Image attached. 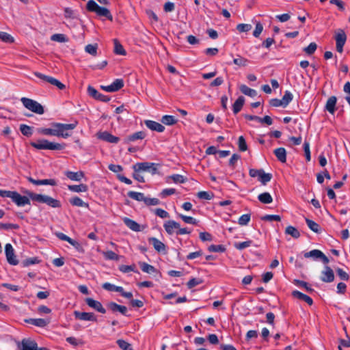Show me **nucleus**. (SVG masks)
Listing matches in <instances>:
<instances>
[{
	"mask_svg": "<svg viewBox=\"0 0 350 350\" xmlns=\"http://www.w3.org/2000/svg\"><path fill=\"white\" fill-rule=\"evenodd\" d=\"M77 124V121L70 124L52 122L50 128H38L37 132L44 135L56 136L66 139L72 135V133L69 131L75 129Z\"/></svg>",
	"mask_w": 350,
	"mask_h": 350,
	"instance_id": "nucleus-1",
	"label": "nucleus"
},
{
	"mask_svg": "<svg viewBox=\"0 0 350 350\" xmlns=\"http://www.w3.org/2000/svg\"><path fill=\"white\" fill-rule=\"evenodd\" d=\"M30 145L38 150H62L66 147L64 143L51 142L45 139H38L37 142H31Z\"/></svg>",
	"mask_w": 350,
	"mask_h": 350,
	"instance_id": "nucleus-2",
	"label": "nucleus"
},
{
	"mask_svg": "<svg viewBox=\"0 0 350 350\" xmlns=\"http://www.w3.org/2000/svg\"><path fill=\"white\" fill-rule=\"evenodd\" d=\"M27 194L28 197L33 201H36L40 203H44L53 208H59L62 206V204L59 200L54 199L51 196L38 194L31 191L27 192Z\"/></svg>",
	"mask_w": 350,
	"mask_h": 350,
	"instance_id": "nucleus-3",
	"label": "nucleus"
},
{
	"mask_svg": "<svg viewBox=\"0 0 350 350\" xmlns=\"http://www.w3.org/2000/svg\"><path fill=\"white\" fill-rule=\"evenodd\" d=\"M86 8L89 12H95L99 16H104L110 21H113L110 11L106 8L99 6L94 0L88 2Z\"/></svg>",
	"mask_w": 350,
	"mask_h": 350,
	"instance_id": "nucleus-4",
	"label": "nucleus"
},
{
	"mask_svg": "<svg viewBox=\"0 0 350 350\" xmlns=\"http://www.w3.org/2000/svg\"><path fill=\"white\" fill-rule=\"evenodd\" d=\"M160 165L159 163H150V162H142L137 163L133 166V169L135 172H148L152 175H154L158 173L157 167Z\"/></svg>",
	"mask_w": 350,
	"mask_h": 350,
	"instance_id": "nucleus-5",
	"label": "nucleus"
},
{
	"mask_svg": "<svg viewBox=\"0 0 350 350\" xmlns=\"http://www.w3.org/2000/svg\"><path fill=\"white\" fill-rule=\"evenodd\" d=\"M21 101L25 108L33 113L39 115H42L44 113L42 105L33 99L23 97Z\"/></svg>",
	"mask_w": 350,
	"mask_h": 350,
	"instance_id": "nucleus-6",
	"label": "nucleus"
},
{
	"mask_svg": "<svg viewBox=\"0 0 350 350\" xmlns=\"http://www.w3.org/2000/svg\"><path fill=\"white\" fill-rule=\"evenodd\" d=\"M33 75L38 78L40 79L44 82H47L53 85L56 86L59 90H64L66 88L64 84L60 82L59 80L51 77L42 74L39 72H34Z\"/></svg>",
	"mask_w": 350,
	"mask_h": 350,
	"instance_id": "nucleus-7",
	"label": "nucleus"
},
{
	"mask_svg": "<svg viewBox=\"0 0 350 350\" xmlns=\"http://www.w3.org/2000/svg\"><path fill=\"white\" fill-rule=\"evenodd\" d=\"M18 347L21 350H47L45 347L38 348L37 342L29 338L23 339L21 343L18 345Z\"/></svg>",
	"mask_w": 350,
	"mask_h": 350,
	"instance_id": "nucleus-8",
	"label": "nucleus"
},
{
	"mask_svg": "<svg viewBox=\"0 0 350 350\" xmlns=\"http://www.w3.org/2000/svg\"><path fill=\"white\" fill-rule=\"evenodd\" d=\"M304 256L306 258H312L314 260L320 259L325 265L328 264L329 262V258L319 250H312L308 252H306Z\"/></svg>",
	"mask_w": 350,
	"mask_h": 350,
	"instance_id": "nucleus-9",
	"label": "nucleus"
},
{
	"mask_svg": "<svg viewBox=\"0 0 350 350\" xmlns=\"http://www.w3.org/2000/svg\"><path fill=\"white\" fill-rule=\"evenodd\" d=\"M335 40L336 42V50L338 53L343 51V46L347 40V36L344 30L338 29L335 35Z\"/></svg>",
	"mask_w": 350,
	"mask_h": 350,
	"instance_id": "nucleus-10",
	"label": "nucleus"
},
{
	"mask_svg": "<svg viewBox=\"0 0 350 350\" xmlns=\"http://www.w3.org/2000/svg\"><path fill=\"white\" fill-rule=\"evenodd\" d=\"M5 252L8 262L12 265H16L18 261L16 258L14 249L10 243H7L5 246Z\"/></svg>",
	"mask_w": 350,
	"mask_h": 350,
	"instance_id": "nucleus-11",
	"label": "nucleus"
},
{
	"mask_svg": "<svg viewBox=\"0 0 350 350\" xmlns=\"http://www.w3.org/2000/svg\"><path fill=\"white\" fill-rule=\"evenodd\" d=\"M74 316L77 319L81 321H97L96 316L93 312H79V311H74Z\"/></svg>",
	"mask_w": 350,
	"mask_h": 350,
	"instance_id": "nucleus-12",
	"label": "nucleus"
},
{
	"mask_svg": "<svg viewBox=\"0 0 350 350\" xmlns=\"http://www.w3.org/2000/svg\"><path fill=\"white\" fill-rule=\"evenodd\" d=\"M88 93L90 96L98 100L105 103L110 100V98L108 96L100 94L94 88L90 85L88 88Z\"/></svg>",
	"mask_w": 350,
	"mask_h": 350,
	"instance_id": "nucleus-13",
	"label": "nucleus"
},
{
	"mask_svg": "<svg viewBox=\"0 0 350 350\" xmlns=\"http://www.w3.org/2000/svg\"><path fill=\"white\" fill-rule=\"evenodd\" d=\"M149 243L152 244L154 250L159 253L166 254V246L165 245L155 237H150L148 239Z\"/></svg>",
	"mask_w": 350,
	"mask_h": 350,
	"instance_id": "nucleus-14",
	"label": "nucleus"
},
{
	"mask_svg": "<svg viewBox=\"0 0 350 350\" xmlns=\"http://www.w3.org/2000/svg\"><path fill=\"white\" fill-rule=\"evenodd\" d=\"M98 139L111 144H117L120 141V138L113 135L107 131L98 132L97 133Z\"/></svg>",
	"mask_w": 350,
	"mask_h": 350,
	"instance_id": "nucleus-15",
	"label": "nucleus"
},
{
	"mask_svg": "<svg viewBox=\"0 0 350 350\" xmlns=\"http://www.w3.org/2000/svg\"><path fill=\"white\" fill-rule=\"evenodd\" d=\"M85 301L89 307L94 309L96 311L100 312L102 314L106 313L105 308L103 306L102 304L100 301L94 300V299L90 297L86 298L85 299Z\"/></svg>",
	"mask_w": 350,
	"mask_h": 350,
	"instance_id": "nucleus-16",
	"label": "nucleus"
},
{
	"mask_svg": "<svg viewBox=\"0 0 350 350\" xmlns=\"http://www.w3.org/2000/svg\"><path fill=\"white\" fill-rule=\"evenodd\" d=\"M11 199L18 206L30 204V200L28 197L23 196L16 191H14Z\"/></svg>",
	"mask_w": 350,
	"mask_h": 350,
	"instance_id": "nucleus-17",
	"label": "nucleus"
},
{
	"mask_svg": "<svg viewBox=\"0 0 350 350\" xmlns=\"http://www.w3.org/2000/svg\"><path fill=\"white\" fill-rule=\"evenodd\" d=\"M321 280L324 282H332L334 280V273L330 267L326 265L324 267V270L321 272Z\"/></svg>",
	"mask_w": 350,
	"mask_h": 350,
	"instance_id": "nucleus-18",
	"label": "nucleus"
},
{
	"mask_svg": "<svg viewBox=\"0 0 350 350\" xmlns=\"http://www.w3.org/2000/svg\"><path fill=\"white\" fill-rule=\"evenodd\" d=\"M144 124L149 129L152 131L162 133L165 130V126L163 124L153 120H145Z\"/></svg>",
	"mask_w": 350,
	"mask_h": 350,
	"instance_id": "nucleus-19",
	"label": "nucleus"
},
{
	"mask_svg": "<svg viewBox=\"0 0 350 350\" xmlns=\"http://www.w3.org/2000/svg\"><path fill=\"white\" fill-rule=\"evenodd\" d=\"M27 179L31 183L35 185H49L51 186L57 185V181L55 179H43V180H36L33 179L31 176L27 177Z\"/></svg>",
	"mask_w": 350,
	"mask_h": 350,
	"instance_id": "nucleus-20",
	"label": "nucleus"
},
{
	"mask_svg": "<svg viewBox=\"0 0 350 350\" xmlns=\"http://www.w3.org/2000/svg\"><path fill=\"white\" fill-rule=\"evenodd\" d=\"M107 307L113 312H119L123 315H126L127 308L124 306L119 305L115 302H109L107 304Z\"/></svg>",
	"mask_w": 350,
	"mask_h": 350,
	"instance_id": "nucleus-21",
	"label": "nucleus"
},
{
	"mask_svg": "<svg viewBox=\"0 0 350 350\" xmlns=\"http://www.w3.org/2000/svg\"><path fill=\"white\" fill-rule=\"evenodd\" d=\"M179 223L174 221V220H168L165 221L163 224V227L165 230L168 234H172L174 232V229H178L180 228Z\"/></svg>",
	"mask_w": 350,
	"mask_h": 350,
	"instance_id": "nucleus-22",
	"label": "nucleus"
},
{
	"mask_svg": "<svg viewBox=\"0 0 350 350\" xmlns=\"http://www.w3.org/2000/svg\"><path fill=\"white\" fill-rule=\"evenodd\" d=\"M337 102V98L335 96H330L325 104V109L329 113L334 114L336 111V105Z\"/></svg>",
	"mask_w": 350,
	"mask_h": 350,
	"instance_id": "nucleus-23",
	"label": "nucleus"
},
{
	"mask_svg": "<svg viewBox=\"0 0 350 350\" xmlns=\"http://www.w3.org/2000/svg\"><path fill=\"white\" fill-rule=\"evenodd\" d=\"M146 135L144 131H138L132 135L127 136L124 139L125 144H129L131 142H135L137 139H143L146 137Z\"/></svg>",
	"mask_w": 350,
	"mask_h": 350,
	"instance_id": "nucleus-24",
	"label": "nucleus"
},
{
	"mask_svg": "<svg viewBox=\"0 0 350 350\" xmlns=\"http://www.w3.org/2000/svg\"><path fill=\"white\" fill-rule=\"evenodd\" d=\"M139 265L142 271L149 274L159 273L161 275V273L154 266L145 262H139Z\"/></svg>",
	"mask_w": 350,
	"mask_h": 350,
	"instance_id": "nucleus-25",
	"label": "nucleus"
},
{
	"mask_svg": "<svg viewBox=\"0 0 350 350\" xmlns=\"http://www.w3.org/2000/svg\"><path fill=\"white\" fill-rule=\"evenodd\" d=\"M65 175L71 180L80 181L84 177L85 174L82 171L76 172L72 171H66L65 172Z\"/></svg>",
	"mask_w": 350,
	"mask_h": 350,
	"instance_id": "nucleus-26",
	"label": "nucleus"
},
{
	"mask_svg": "<svg viewBox=\"0 0 350 350\" xmlns=\"http://www.w3.org/2000/svg\"><path fill=\"white\" fill-rule=\"evenodd\" d=\"M292 296L295 298H297L298 299H301L306 302L309 306H312L313 304L312 299L308 296L307 295H305L297 290L293 291L292 292Z\"/></svg>",
	"mask_w": 350,
	"mask_h": 350,
	"instance_id": "nucleus-27",
	"label": "nucleus"
},
{
	"mask_svg": "<svg viewBox=\"0 0 350 350\" xmlns=\"http://www.w3.org/2000/svg\"><path fill=\"white\" fill-rule=\"evenodd\" d=\"M123 221L124 224L129 228L131 230L135 231V232H139L141 231L140 225L137 223L135 221L129 219L128 217L123 218Z\"/></svg>",
	"mask_w": 350,
	"mask_h": 350,
	"instance_id": "nucleus-28",
	"label": "nucleus"
},
{
	"mask_svg": "<svg viewBox=\"0 0 350 350\" xmlns=\"http://www.w3.org/2000/svg\"><path fill=\"white\" fill-rule=\"evenodd\" d=\"M25 321L39 327H44L49 323V321L44 319H25Z\"/></svg>",
	"mask_w": 350,
	"mask_h": 350,
	"instance_id": "nucleus-29",
	"label": "nucleus"
},
{
	"mask_svg": "<svg viewBox=\"0 0 350 350\" xmlns=\"http://www.w3.org/2000/svg\"><path fill=\"white\" fill-rule=\"evenodd\" d=\"M273 153L278 161L282 163L286 161V151L284 148H278L274 150Z\"/></svg>",
	"mask_w": 350,
	"mask_h": 350,
	"instance_id": "nucleus-30",
	"label": "nucleus"
},
{
	"mask_svg": "<svg viewBox=\"0 0 350 350\" xmlns=\"http://www.w3.org/2000/svg\"><path fill=\"white\" fill-rule=\"evenodd\" d=\"M245 103V98L243 96H240L236 101L232 105V110L234 114L238 113Z\"/></svg>",
	"mask_w": 350,
	"mask_h": 350,
	"instance_id": "nucleus-31",
	"label": "nucleus"
},
{
	"mask_svg": "<svg viewBox=\"0 0 350 350\" xmlns=\"http://www.w3.org/2000/svg\"><path fill=\"white\" fill-rule=\"evenodd\" d=\"M306 222L308 228L311 230H312L313 232H314L316 233H321V228L319 224H318L315 221H314L308 218H306Z\"/></svg>",
	"mask_w": 350,
	"mask_h": 350,
	"instance_id": "nucleus-32",
	"label": "nucleus"
},
{
	"mask_svg": "<svg viewBox=\"0 0 350 350\" xmlns=\"http://www.w3.org/2000/svg\"><path fill=\"white\" fill-rule=\"evenodd\" d=\"M128 196L133 200H135L139 202H145L146 197L143 193L136 192V191H129L127 193Z\"/></svg>",
	"mask_w": 350,
	"mask_h": 350,
	"instance_id": "nucleus-33",
	"label": "nucleus"
},
{
	"mask_svg": "<svg viewBox=\"0 0 350 350\" xmlns=\"http://www.w3.org/2000/svg\"><path fill=\"white\" fill-rule=\"evenodd\" d=\"M240 90L243 94L250 97H255L257 95V92L255 90L250 88L245 85H241Z\"/></svg>",
	"mask_w": 350,
	"mask_h": 350,
	"instance_id": "nucleus-34",
	"label": "nucleus"
},
{
	"mask_svg": "<svg viewBox=\"0 0 350 350\" xmlns=\"http://www.w3.org/2000/svg\"><path fill=\"white\" fill-rule=\"evenodd\" d=\"M113 43L114 53L117 55H125L126 53L121 43L117 39L113 40Z\"/></svg>",
	"mask_w": 350,
	"mask_h": 350,
	"instance_id": "nucleus-35",
	"label": "nucleus"
},
{
	"mask_svg": "<svg viewBox=\"0 0 350 350\" xmlns=\"http://www.w3.org/2000/svg\"><path fill=\"white\" fill-rule=\"evenodd\" d=\"M68 189L73 192H86L88 189V187L85 184H80L79 185H68Z\"/></svg>",
	"mask_w": 350,
	"mask_h": 350,
	"instance_id": "nucleus-36",
	"label": "nucleus"
},
{
	"mask_svg": "<svg viewBox=\"0 0 350 350\" xmlns=\"http://www.w3.org/2000/svg\"><path fill=\"white\" fill-rule=\"evenodd\" d=\"M70 202L72 206L79 207H89V204L83 202L80 198L75 196L70 200Z\"/></svg>",
	"mask_w": 350,
	"mask_h": 350,
	"instance_id": "nucleus-37",
	"label": "nucleus"
},
{
	"mask_svg": "<svg viewBox=\"0 0 350 350\" xmlns=\"http://www.w3.org/2000/svg\"><path fill=\"white\" fill-rule=\"evenodd\" d=\"M258 199L260 202L264 204H270L273 201V198L269 193L264 192L258 196Z\"/></svg>",
	"mask_w": 350,
	"mask_h": 350,
	"instance_id": "nucleus-38",
	"label": "nucleus"
},
{
	"mask_svg": "<svg viewBox=\"0 0 350 350\" xmlns=\"http://www.w3.org/2000/svg\"><path fill=\"white\" fill-rule=\"evenodd\" d=\"M285 233L286 234L291 235L292 237L295 239H297L300 237V232H299V230L292 226H288L286 228Z\"/></svg>",
	"mask_w": 350,
	"mask_h": 350,
	"instance_id": "nucleus-39",
	"label": "nucleus"
},
{
	"mask_svg": "<svg viewBox=\"0 0 350 350\" xmlns=\"http://www.w3.org/2000/svg\"><path fill=\"white\" fill-rule=\"evenodd\" d=\"M176 122L177 120L173 116L165 115L161 118V122L165 125H174Z\"/></svg>",
	"mask_w": 350,
	"mask_h": 350,
	"instance_id": "nucleus-40",
	"label": "nucleus"
},
{
	"mask_svg": "<svg viewBox=\"0 0 350 350\" xmlns=\"http://www.w3.org/2000/svg\"><path fill=\"white\" fill-rule=\"evenodd\" d=\"M293 98V94L289 91L286 90L281 99L283 103V107H286L291 102Z\"/></svg>",
	"mask_w": 350,
	"mask_h": 350,
	"instance_id": "nucleus-41",
	"label": "nucleus"
},
{
	"mask_svg": "<svg viewBox=\"0 0 350 350\" xmlns=\"http://www.w3.org/2000/svg\"><path fill=\"white\" fill-rule=\"evenodd\" d=\"M20 131L21 133L26 137H30L33 134L32 127L26 124H21Z\"/></svg>",
	"mask_w": 350,
	"mask_h": 350,
	"instance_id": "nucleus-42",
	"label": "nucleus"
},
{
	"mask_svg": "<svg viewBox=\"0 0 350 350\" xmlns=\"http://www.w3.org/2000/svg\"><path fill=\"white\" fill-rule=\"evenodd\" d=\"M119 270L122 273H128L130 271H133L135 273H139V271L136 269V266L135 264L131 265H120L119 267Z\"/></svg>",
	"mask_w": 350,
	"mask_h": 350,
	"instance_id": "nucleus-43",
	"label": "nucleus"
},
{
	"mask_svg": "<svg viewBox=\"0 0 350 350\" xmlns=\"http://www.w3.org/2000/svg\"><path fill=\"white\" fill-rule=\"evenodd\" d=\"M168 178L173 180L175 183H184L187 182V178L180 174H173L167 177Z\"/></svg>",
	"mask_w": 350,
	"mask_h": 350,
	"instance_id": "nucleus-44",
	"label": "nucleus"
},
{
	"mask_svg": "<svg viewBox=\"0 0 350 350\" xmlns=\"http://www.w3.org/2000/svg\"><path fill=\"white\" fill-rule=\"evenodd\" d=\"M97 50H98V44H90L86 45L85 47V52L93 55V56H96Z\"/></svg>",
	"mask_w": 350,
	"mask_h": 350,
	"instance_id": "nucleus-45",
	"label": "nucleus"
},
{
	"mask_svg": "<svg viewBox=\"0 0 350 350\" xmlns=\"http://www.w3.org/2000/svg\"><path fill=\"white\" fill-rule=\"evenodd\" d=\"M124 86V81L121 79H116L111 84V88L113 92H116L120 90Z\"/></svg>",
	"mask_w": 350,
	"mask_h": 350,
	"instance_id": "nucleus-46",
	"label": "nucleus"
},
{
	"mask_svg": "<svg viewBox=\"0 0 350 350\" xmlns=\"http://www.w3.org/2000/svg\"><path fill=\"white\" fill-rule=\"evenodd\" d=\"M210 252H224L226 247L223 245H211L208 247Z\"/></svg>",
	"mask_w": 350,
	"mask_h": 350,
	"instance_id": "nucleus-47",
	"label": "nucleus"
},
{
	"mask_svg": "<svg viewBox=\"0 0 350 350\" xmlns=\"http://www.w3.org/2000/svg\"><path fill=\"white\" fill-rule=\"evenodd\" d=\"M178 217L179 218L182 219L183 221L184 222H185L186 224H193V225H196L198 224V221L192 217L186 216V215H184L182 214H178Z\"/></svg>",
	"mask_w": 350,
	"mask_h": 350,
	"instance_id": "nucleus-48",
	"label": "nucleus"
},
{
	"mask_svg": "<svg viewBox=\"0 0 350 350\" xmlns=\"http://www.w3.org/2000/svg\"><path fill=\"white\" fill-rule=\"evenodd\" d=\"M272 178V174L269 173H265L263 170L262 172L259 181L263 185H265L268 182H269Z\"/></svg>",
	"mask_w": 350,
	"mask_h": 350,
	"instance_id": "nucleus-49",
	"label": "nucleus"
},
{
	"mask_svg": "<svg viewBox=\"0 0 350 350\" xmlns=\"http://www.w3.org/2000/svg\"><path fill=\"white\" fill-rule=\"evenodd\" d=\"M0 39L6 43H12L14 41L11 35L4 31H0Z\"/></svg>",
	"mask_w": 350,
	"mask_h": 350,
	"instance_id": "nucleus-50",
	"label": "nucleus"
},
{
	"mask_svg": "<svg viewBox=\"0 0 350 350\" xmlns=\"http://www.w3.org/2000/svg\"><path fill=\"white\" fill-rule=\"evenodd\" d=\"M238 147L241 152H245L247 150V145L243 136H240L238 139Z\"/></svg>",
	"mask_w": 350,
	"mask_h": 350,
	"instance_id": "nucleus-51",
	"label": "nucleus"
},
{
	"mask_svg": "<svg viewBox=\"0 0 350 350\" xmlns=\"http://www.w3.org/2000/svg\"><path fill=\"white\" fill-rule=\"evenodd\" d=\"M51 40L52 41H55V42H65L68 41V38H66V36L62 33L53 34L51 37Z\"/></svg>",
	"mask_w": 350,
	"mask_h": 350,
	"instance_id": "nucleus-52",
	"label": "nucleus"
},
{
	"mask_svg": "<svg viewBox=\"0 0 350 350\" xmlns=\"http://www.w3.org/2000/svg\"><path fill=\"white\" fill-rule=\"evenodd\" d=\"M252 243V241L248 240L243 242L235 243L234 246L236 249L239 250H243L246 247H250Z\"/></svg>",
	"mask_w": 350,
	"mask_h": 350,
	"instance_id": "nucleus-53",
	"label": "nucleus"
},
{
	"mask_svg": "<svg viewBox=\"0 0 350 350\" xmlns=\"http://www.w3.org/2000/svg\"><path fill=\"white\" fill-rule=\"evenodd\" d=\"M116 342L122 350H133L131 345L122 339L118 340Z\"/></svg>",
	"mask_w": 350,
	"mask_h": 350,
	"instance_id": "nucleus-54",
	"label": "nucleus"
},
{
	"mask_svg": "<svg viewBox=\"0 0 350 350\" xmlns=\"http://www.w3.org/2000/svg\"><path fill=\"white\" fill-rule=\"evenodd\" d=\"M197 196L200 199L210 200L214 197V194L212 192L199 191Z\"/></svg>",
	"mask_w": 350,
	"mask_h": 350,
	"instance_id": "nucleus-55",
	"label": "nucleus"
},
{
	"mask_svg": "<svg viewBox=\"0 0 350 350\" xmlns=\"http://www.w3.org/2000/svg\"><path fill=\"white\" fill-rule=\"evenodd\" d=\"M104 257L107 260H118L120 256L113 251H107L103 252Z\"/></svg>",
	"mask_w": 350,
	"mask_h": 350,
	"instance_id": "nucleus-56",
	"label": "nucleus"
},
{
	"mask_svg": "<svg viewBox=\"0 0 350 350\" xmlns=\"http://www.w3.org/2000/svg\"><path fill=\"white\" fill-rule=\"evenodd\" d=\"M202 282L203 280L202 279L193 278L188 281V282L187 283V286L188 288L191 289L196 286L197 285L202 284Z\"/></svg>",
	"mask_w": 350,
	"mask_h": 350,
	"instance_id": "nucleus-57",
	"label": "nucleus"
},
{
	"mask_svg": "<svg viewBox=\"0 0 350 350\" xmlns=\"http://www.w3.org/2000/svg\"><path fill=\"white\" fill-rule=\"evenodd\" d=\"M40 260L37 257L29 258L24 260L22 262L23 267H28L31 265L38 264Z\"/></svg>",
	"mask_w": 350,
	"mask_h": 350,
	"instance_id": "nucleus-58",
	"label": "nucleus"
},
{
	"mask_svg": "<svg viewBox=\"0 0 350 350\" xmlns=\"http://www.w3.org/2000/svg\"><path fill=\"white\" fill-rule=\"evenodd\" d=\"M317 45L315 42H311L307 47L304 49V51L310 55H312L317 50Z\"/></svg>",
	"mask_w": 350,
	"mask_h": 350,
	"instance_id": "nucleus-59",
	"label": "nucleus"
},
{
	"mask_svg": "<svg viewBox=\"0 0 350 350\" xmlns=\"http://www.w3.org/2000/svg\"><path fill=\"white\" fill-rule=\"evenodd\" d=\"M19 226L18 224H4V223H0V230H11V229H18Z\"/></svg>",
	"mask_w": 350,
	"mask_h": 350,
	"instance_id": "nucleus-60",
	"label": "nucleus"
},
{
	"mask_svg": "<svg viewBox=\"0 0 350 350\" xmlns=\"http://www.w3.org/2000/svg\"><path fill=\"white\" fill-rule=\"evenodd\" d=\"M250 214H244L239 217L238 223L241 226H245L250 221Z\"/></svg>",
	"mask_w": 350,
	"mask_h": 350,
	"instance_id": "nucleus-61",
	"label": "nucleus"
},
{
	"mask_svg": "<svg viewBox=\"0 0 350 350\" xmlns=\"http://www.w3.org/2000/svg\"><path fill=\"white\" fill-rule=\"evenodd\" d=\"M252 25L250 24L241 23L237 26V29L239 32H247L252 29Z\"/></svg>",
	"mask_w": 350,
	"mask_h": 350,
	"instance_id": "nucleus-62",
	"label": "nucleus"
},
{
	"mask_svg": "<svg viewBox=\"0 0 350 350\" xmlns=\"http://www.w3.org/2000/svg\"><path fill=\"white\" fill-rule=\"evenodd\" d=\"M336 271L337 275L341 280H345V281L349 280V274L347 273H346L342 269L337 268Z\"/></svg>",
	"mask_w": 350,
	"mask_h": 350,
	"instance_id": "nucleus-63",
	"label": "nucleus"
},
{
	"mask_svg": "<svg viewBox=\"0 0 350 350\" xmlns=\"http://www.w3.org/2000/svg\"><path fill=\"white\" fill-rule=\"evenodd\" d=\"M294 283H295L296 285H297V286H301V287H303V288H306V290L308 292H309V293H311V292H312V291H314L312 288H310V287L308 286V283H307V282H304V281L299 280H295L294 281Z\"/></svg>",
	"mask_w": 350,
	"mask_h": 350,
	"instance_id": "nucleus-64",
	"label": "nucleus"
}]
</instances>
